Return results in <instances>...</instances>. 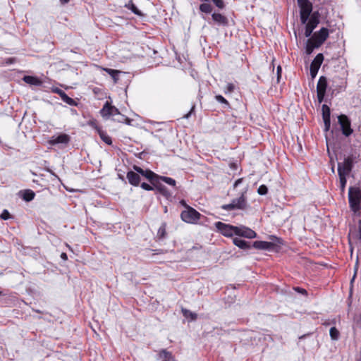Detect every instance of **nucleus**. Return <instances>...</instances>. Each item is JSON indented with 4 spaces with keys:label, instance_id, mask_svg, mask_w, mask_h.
I'll list each match as a JSON object with an SVG mask.
<instances>
[{
    "label": "nucleus",
    "instance_id": "16",
    "mask_svg": "<svg viewBox=\"0 0 361 361\" xmlns=\"http://www.w3.org/2000/svg\"><path fill=\"white\" fill-rule=\"evenodd\" d=\"M126 178L129 183L133 186H138L140 183V176L135 171H128L126 174Z\"/></svg>",
    "mask_w": 361,
    "mask_h": 361
},
{
    "label": "nucleus",
    "instance_id": "44",
    "mask_svg": "<svg viewBox=\"0 0 361 361\" xmlns=\"http://www.w3.org/2000/svg\"><path fill=\"white\" fill-rule=\"evenodd\" d=\"M140 187L142 189L147 190V191H152L154 190V187L151 186L150 185H149L148 183H145V182H143L140 184Z\"/></svg>",
    "mask_w": 361,
    "mask_h": 361
},
{
    "label": "nucleus",
    "instance_id": "24",
    "mask_svg": "<svg viewBox=\"0 0 361 361\" xmlns=\"http://www.w3.org/2000/svg\"><path fill=\"white\" fill-rule=\"evenodd\" d=\"M22 193L23 199L26 202H30L32 200L35 196V192L31 190H25L23 191H20Z\"/></svg>",
    "mask_w": 361,
    "mask_h": 361
},
{
    "label": "nucleus",
    "instance_id": "37",
    "mask_svg": "<svg viewBox=\"0 0 361 361\" xmlns=\"http://www.w3.org/2000/svg\"><path fill=\"white\" fill-rule=\"evenodd\" d=\"M215 99L218 102L224 104V107L230 108L228 102L223 96L220 94L216 95Z\"/></svg>",
    "mask_w": 361,
    "mask_h": 361
},
{
    "label": "nucleus",
    "instance_id": "54",
    "mask_svg": "<svg viewBox=\"0 0 361 361\" xmlns=\"http://www.w3.org/2000/svg\"><path fill=\"white\" fill-rule=\"evenodd\" d=\"M61 4H67L70 0H59Z\"/></svg>",
    "mask_w": 361,
    "mask_h": 361
},
{
    "label": "nucleus",
    "instance_id": "6",
    "mask_svg": "<svg viewBox=\"0 0 361 361\" xmlns=\"http://www.w3.org/2000/svg\"><path fill=\"white\" fill-rule=\"evenodd\" d=\"M319 14L318 12H314L305 26V36L309 37L311 36L314 29L319 23Z\"/></svg>",
    "mask_w": 361,
    "mask_h": 361
},
{
    "label": "nucleus",
    "instance_id": "49",
    "mask_svg": "<svg viewBox=\"0 0 361 361\" xmlns=\"http://www.w3.org/2000/svg\"><path fill=\"white\" fill-rule=\"evenodd\" d=\"M295 290L302 294H307L306 290L301 288L300 287L295 288Z\"/></svg>",
    "mask_w": 361,
    "mask_h": 361
},
{
    "label": "nucleus",
    "instance_id": "25",
    "mask_svg": "<svg viewBox=\"0 0 361 361\" xmlns=\"http://www.w3.org/2000/svg\"><path fill=\"white\" fill-rule=\"evenodd\" d=\"M319 46H317V44L314 43L311 39H309L307 42L305 51L306 54L310 55L312 53L314 49L318 48Z\"/></svg>",
    "mask_w": 361,
    "mask_h": 361
},
{
    "label": "nucleus",
    "instance_id": "22",
    "mask_svg": "<svg viewBox=\"0 0 361 361\" xmlns=\"http://www.w3.org/2000/svg\"><path fill=\"white\" fill-rule=\"evenodd\" d=\"M233 243L235 245L243 250H247L252 247L250 243L239 238H234L233 239Z\"/></svg>",
    "mask_w": 361,
    "mask_h": 361
},
{
    "label": "nucleus",
    "instance_id": "48",
    "mask_svg": "<svg viewBox=\"0 0 361 361\" xmlns=\"http://www.w3.org/2000/svg\"><path fill=\"white\" fill-rule=\"evenodd\" d=\"M281 75V67L279 66L277 67V82H279Z\"/></svg>",
    "mask_w": 361,
    "mask_h": 361
},
{
    "label": "nucleus",
    "instance_id": "51",
    "mask_svg": "<svg viewBox=\"0 0 361 361\" xmlns=\"http://www.w3.org/2000/svg\"><path fill=\"white\" fill-rule=\"evenodd\" d=\"M358 238L360 240H361V220H360L358 224Z\"/></svg>",
    "mask_w": 361,
    "mask_h": 361
},
{
    "label": "nucleus",
    "instance_id": "7",
    "mask_svg": "<svg viewBox=\"0 0 361 361\" xmlns=\"http://www.w3.org/2000/svg\"><path fill=\"white\" fill-rule=\"evenodd\" d=\"M327 86L328 84L326 78L324 76H321L317 85V99L319 103H322L324 101Z\"/></svg>",
    "mask_w": 361,
    "mask_h": 361
},
{
    "label": "nucleus",
    "instance_id": "11",
    "mask_svg": "<svg viewBox=\"0 0 361 361\" xmlns=\"http://www.w3.org/2000/svg\"><path fill=\"white\" fill-rule=\"evenodd\" d=\"M100 114L104 118L121 116L118 109L115 106L110 105L108 102L104 105L103 108L100 111Z\"/></svg>",
    "mask_w": 361,
    "mask_h": 361
},
{
    "label": "nucleus",
    "instance_id": "47",
    "mask_svg": "<svg viewBox=\"0 0 361 361\" xmlns=\"http://www.w3.org/2000/svg\"><path fill=\"white\" fill-rule=\"evenodd\" d=\"M324 123V130L328 131L331 126V118L323 119Z\"/></svg>",
    "mask_w": 361,
    "mask_h": 361
},
{
    "label": "nucleus",
    "instance_id": "41",
    "mask_svg": "<svg viewBox=\"0 0 361 361\" xmlns=\"http://www.w3.org/2000/svg\"><path fill=\"white\" fill-rule=\"evenodd\" d=\"M235 90V85L233 83H228L224 89V93L228 94L231 93Z\"/></svg>",
    "mask_w": 361,
    "mask_h": 361
},
{
    "label": "nucleus",
    "instance_id": "55",
    "mask_svg": "<svg viewBox=\"0 0 361 361\" xmlns=\"http://www.w3.org/2000/svg\"><path fill=\"white\" fill-rule=\"evenodd\" d=\"M355 276V275H354V276H353L352 281H353V280H354Z\"/></svg>",
    "mask_w": 361,
    "mask_h": 361
},
{
    "label": "nucleus",
    "instance_id": "23",
    "mask_svg": "<svg viewBox=\"0 0 361 361\" xmlns=\"http://www.w3.org/2000/svg\"><path fill=\"white\" fill-rule=\"evenodd\" d=\"M159 359L161 360V361H176L171 353L164 349L159 352Z\"/></svg>",
    "mask_w": 361,
    "mask_h": 361
},
{
    "label": "nucleus",
    "instance_id": "17",
    "mask_svg": "<svg viewBox=\"0 0 361 361\" xmlns=\"http://www.w3.org/2000/svg\"><path fill=\"white\" fill-rule=\"evenodd\" d=\"M53 92L58 94L60 96V97L61 98V99L63 100V102H66V104H68L71 106L76 105V102H75V100L73 99L72 98L69 97L65 93V92L63 91L62 90H61L58 87H56L55 89L53 90Z\"/></svg>",
    "mask_w": 361,
    "mask_h": 361
},
{
    "label": "nucleus",
    "instance_id": "43",
    "mask_svg": "<svg viewBox=\"0 0 361 361\" xmlns=\"http://www.w3.org/2000/svg\"><path fill=\"white\" fill-rule=\"evenodd\" d=\"M89 126L93 128L99 133V130H102L101 128L98 126L96 120L90 121L88 123Z\"/></svg>",
    "mask_w": 361,
    "mask_h": 361
},
{
    "label": "nucleus",
    "instance_id": "21",
    "mask_svg": "<svg viewBox=\"0 0 361 361\" xmlns=\"http://www.w3.org/2000/svg\"><path fill=\"white\" fill-rule=\"evenodd\" d=\"M300 11L312 12V4L309 0H297Z\"/></svg>",
    "mask_w": 361,
    "mask_h": 361
},
{
    "label": "nucleus",
    "instance_id": "3",
    "mask_svg": "<svg viewBox=\"0 0 361 361\" xmlns=\"http://www.w3.org/2000/svg\"><path fill=\"white\" fill-rule=\"evenodd\" d=\"M270 238L272 240L271 242L255 241L252 243V247L257 250L278 251L283 243L282 240L274 235L270 236Z\"/></svg>",
    "mask_w": 361,
    "mask_h": 361
},
{
    "label": "nucleus",
    "instance_id": "4",
    "mask_svg": "<svg viewBox=\"0 0 361 361\" xmlns=\"http://www.w3.org/2000/svg\"><path fill=\"white\" fill-rule=\"evenodd\" d=\"M181 219L188 224H195L200 218V214L195 209L187 206V209L180 214Z\"/></svg>",
    "mask_w": 361,
    "mask_h": 361
},
{
    "label": "nucleus",
    "instance_id": "45",
    "mask_svg": "<svg viewBox=\"0 0 361 361\" xmlns=\"http://www.w3.org/2000/svg\"><path fill=\"white\" fill-rule=\"evenodd\" d=\"M0 217H1L2 219H4V220H7V219H10V218H11V215H10V213L8 212V210L4 209V210L2 212V213H1V216H0Z\"/></svg>",
    "mask_w": 361,
    "mask_h": 361
},
{
    "label": "nucleus",
    "instance_id": "35",
    "mask_svg": "<svg viewBox=\"0 0 361 361\" xmlns=\"http://www.w3.org/2000/svg\"><path fill=\"white\" fill-rule=\"evenodd\" d=\"M312 12L300 11V20L302 24H307V20Z\"/></svg>",
    "mask_w": 361,
    "mask_h": 361
},
{
    "label": "nucleus",
    "instance_id": "42",
    "mask_svg": "<svg viewBox=\"0 0 361 361\" xmlns=\"http://www.w3.org/2000/svg\"><path fill=\"white\" fill-rule=\"evenodd\" d=\"M118 118H114V121H117L118 122H126L128 124L130 123V119L128 118L125 117L123 115L118 116Z\"/></svg>",
    "mask_w": 361,
    "mask_h": 361
},
{
    "label": "nucleus",
    "instance_id": "14",
    "mask_svg": "<svg viewBox=\"0 0 361 361\" xmlns=\"http://www.w3.org/2000/svg\"><path fill=\"white\" fill-rule=\"evenodd\" d=\"M71 141V137L66 133H61L58 135L52 136L49 141V143L51 145H56L59 144H63L67 145Z\"/></svg>",
    "mask_w": 361,
    "mask_h": 361
},
{
    "label": "nucleus",
    "instance_id": "50",
    "mask_svg": "<svg viewBox=\"0 0 361 361\" xmlns=\"http://www.w3.org/2000/svg\"><path fill=\"white\" fill-rule=\"evenodd\" d=\"M243 182V178H238L235 180V182L233 184V188H235L237 186H238L241 183Z\"/></svg>",
    "mask_w": 361,
    "mask_h": 361
},
{
    "label": "nucleus",
    "instance_id": "27",
    "mask_svg": "<svg viewBox=\"0 0 361 361\" xmlns=\"http://www.w3.org/2000/svg\"><path fill=\"white\" fill-rule=\"evenodd\" d=\"M200 11L204 13H211L212 11V6L210 2H204L200 5Z\"/></svg>",
    "mask_w": 361,
    "mask_h": 361
},
{
    "label": "nucleus",
    "instance_id": "46",
    "mask_svg": "<svg viewBox=\"0 0 361 361\" xmlns=\"http://www.w3.org/2000/svg\"><path fill=\"white\" fill-rule=\"evenodd\" d=\"M221 208L224 210H227V211H230V210H233V209H235V207H234V204L231 202L230 204H224L221 206Z\"/></svg>",
    "mask_w": 361,
    "mask_h": 361
},
{
    "label": "nucleus",
    "instance_id": "19",
    "mask_svg": "<svg viewBox=\"0 0 361 361\" xmlns=\"http://www.w3.org/2000/svg\"><path fill=\"white\" fill-rule=\"evenodd\" d=\"M152 185L159 191L160 194H161L166 198H169L171 196V193L169 192L168 188L164 185L157 181V178H156L155 182L153 183Z\"/></svg>",
    "mask_w": 361,
    "mask_h": 361
},
{
    "label": "nucleus",
    "instance_id": "12",
    "mask_svg": "<svg viewBox=\"0 0 361 361\" xmlns=\"http://www.w3.org/2000/svg\"><path fill=\"white\" fill-rule=\"evenodd\" d=\"M235 235L249 239L255 238L257 236V233L254 231L245 226H235Z\"/></svg>",
    "mask_w": 361,
    "mask_h": 361
},
{
    "label": "nucleus",
    "instance_id": "39",
    "mask_svg": "<svg viewBox=\"0 0 361 361\" xmlns=\"http://www.w3.org/2000/svg\"><path fill=\"white\" fill-rule=\"evenodd\" d=\"M158 235L159 238H163L165 237V235H166V225L165 224H163L159 228L158 230V233H157Z\"/></svg>",
    "mask_w": 361,
    "mask_h": 361
},
{
    "label": "nucleus",
    "instance_id": "13",
    "mask_svg": "<svg viewBox=\"0 0 361 361\" xmlns=\"http://www.w3.org/2000/svg\"><path fill=\"white\" fill-rule=\"evenodd\" d=\"M324 61V56L322 54H318L310 65V75L312 78H314L318 73V71Z\"/></svg>",
    "mask_w": 361,
    "mask_h": 361
},
{
    "label": "nucleus",
    "instance_id": "10",
    "mask_svg": "<svg viewBox=\"0 0 361 361\" xmlns=\"http://www.w3.org/2000/svg\"><path fill=\"white\" fill-rule=\"evenodd\" d=\"M217 229L221 231V233L227 237H231L235 233V226L226 224L221 221H218L215 224Z\"/></svg>",
    "mask_w": 361,
    "mask_h": 361
},
{
    "label": "nucleus",
    "instance_id": "31",
    "mask_svg": "<svg viewBox=\"0 0 361 361\" xmlns=\"http://www.w3.org/2000/svg\"><path fill=\"white\" fill-rule=\"evenodd\" d=\"M128 8L135 15L139 16H143V13L137 8V7L132 1H130L128 4Z\"/></svg>",
    "mask_w": 361,
    "mask_h": 361
},
{
    "label": "nucleus",
    "instance_id": "1",
    "mask_svg": "<svg viewBox=\"0 0 361 361\" xmlns=\"http://www.w3.org/2000/svg\"><path fill=\"white\" fill-rule=\"evenodd\" d=\"M354 158L348 156L344 159L343 163H338V174L340 180V187L342 192H344L347 183L346 177L350 173L353 168Z\"/></svg>",
    "mask_w": 361,
    "mask_h": 361
},
{
    "label": "nucleus",
    "instance_id": "18",
    "mask_svg": "<svg viewBox=\"0 0 361 361\" xmlns=\"http://www.w3.org/2000/svg\"><path fill=\"white\" fill-rule=\"evenodd\" d=\"M212 20L216 24L221 26H226L228 24V18L219 13H214L212 15Z\"/></svg>",
    "mask_w": 361,
    "mask_h": 361
},
{
    "label": "nucleus",
    "instance_id": "34",
    "mask_svg": "<svg viewBox=\"0 0 361 361\" xmlns=\"http://www.w3.org/2000/svg\"><path fill=\"white\" fill-rule=\"evenodd\" d=\"M203 2H212L216 7L223 9L225 7L224 2L222 0H201Z\"/></svg>",
    "mask_w": 361,
    "mask_h": 361
},
{
    "label": "nucleus",
    "instance_id": "52",
    "mask_svg": "<svg viewBox=\"0 0 361 361\" xmlns=\"http://www.w3.org/2000/svg\"><path fill=\"white\" fill-rule=\"evenodd\" d=\"M61 257L63 260H67V259H68V256H67L66 253H65V252H62L61 254Z\"/></svg>",
    "mask_w": 361,
    "mask_h": 361
},
{
    "label": "nucleus",
    "instance_id": "2",
    "mask_svg": "<svg viewBox=\"0 0 361 361\" xmlns=\"http://www.w3.org/2000/svg\"><path fill=\"white\" fill-rule=\"evenodd\" d=\"M348 202L350 210L355 216L361 214V190L359 188L350 187L348 190Z\"/></svg>",
    "mask_w": 361,
    "mask_h": 361
},
{
    "label": "nucleus",
    "instance_id": "56",
    "mask_svg": "<svg viewBox=\"0 0 361 361\" xmlns=\"http://www.w3.org/2000/svg\"><path fill=\"white\" fill-rule=\"evenodd\" d=\"M1 295V292L0 291V295Z\"/></svg>",
    "mask_w": 361,
    "mask_h": 361
},
{
    "label": "nucleus",
    "instance_id": "30",
    "mask_svg": "<svg viewBox=\"0 0 361 361\" xmlns=\"http://www.w3.org/2000/svg\"><path fill=\"white\" fill-rule=\"evenodd\" d=\"M323 119L331 118L330 108L326 104H323L322 107Z\"/></svg>",
    "mask_w": 361,
    "mask_h": 361
},
{
    "label": "nucleus",
    "instance_id": "28",
    "mask_svg": "<svg viewBox=\"0 0 361 361\" xmlns=\"http://www.w3.org/2000/svg\"><path fill=\"white\" fill-rule=\"evenodd\" d=\"M160 180H162L164 183H166L171 186H176V180L170 177L158 175L157 181L159 182Z\"/></svg>",
    "mask_w": 361,
    "mask_h": 361
},
{
    "label": "nucleus",
    "instance_id": "20",
    "mask_svg": "<svg viewBox=\"0 0 361 361\" xmlns=\"http://www.w3.org/2000/svg\"><path fill=\"white\" fill-rule=\"evenodd\" d=\"M23 80L27 84L33 86H40L42 84V81L35 76L25 75L23 78Z\"/></svg>",
    "mask_w": 361,
    "mask_h": 361
},
{
    "label": "nucleus",
    "instance_id": "53",
    "mask_svg": "<svg viewBox=\"0 0 361 361\" xmlns=\"http://www.w3.org/2000/svg\"><path fill=\"white\" fill-rule=\"evenodd\" d=\"M193 109H194V106H192V108L191 111H190L188 114H187L186 115H185V116H184V118H189V116H190L191 111H192Z\"/></svg>",
    "mask_w": 361,
    "mask_h": 361
},
{
    "label": "nucleus",
    "instance_id": "40",
    "mask_svg": "<svg viewBox=\"0 0 361 361\" xmlns=\"http://www.w3.org/2000/svg\"><path fill=\"white\" fill-rule=\"evenodd\" d=\"M257 192L260 195H264L268 192V188L265 185H261L257 189Z\"/></svg>",
    "mask_w": 361,
    "mask_h": 361
},
{
    "label": "nucleus",
    "instance_id": "26",
    "mask_svg": "<svg viewBox=\"0 0 361 361\" xmlns=\"http://www.w3.org/2000/svg\"><path fill=\"white\" fill-rule=\"evenodd\" d=\"M104 71H106L107 73H109L111 78H113L115 83H116L118 80V75L121 73V71L117 70H114L111 68H104Z\"/></svg>",
    "mask_w": 361,
    "mask_h": 361
},
{
    "label": "nucleus",
    "instance_id": "8",
    "mask_svg": "<svg viewBox=\"0 0 361 361\" xmlns=\"http://www.w3.org/2000/svg\"><path fill=\"white\" fill-rule=\"evenodd\" d=\"M133 169L137 174L144 178H145L148 181H149L152 184L155 182L156 178H157L158 175L153 172L152 171L149 169H145L144 170L140 166H138L137 165H134L133 166Z\"/></svg>",
    "mask_w": 361,
    "mask_h": 361
},
{
    "label": "nucleus",
    "instance_id": "32",
    "mask_svg": "<svg viewBox=\"0 0 361 361\" xmlns=\"http://www.w3.org/2000/svg\"><path fill=\"white\" fill-rule=\"evenodd\" d=\"M203 2H212L216 7L223 9L225 7L224 2L222 0H201Z\"/></svg>",
    "mask_w": 361,
    "mask_h": 361
},
{
    "label": "nucleus",
    "instance_id": "9",
    "mask_svg": "<svg viewBox=\"0 0 361 361\" xmlns=\"http://www.w3.org/2000/svg\"><path fill=\"white\" fill-rule=\"evenodd\" d=\"M329 34V30L322 27L319 32H314L310 39L317 44V46L320 47L326 40Z\"/></svg>",
    "mask_w": 361,
    "mask_h": 361
},
{
    "label": "nucleus",
    "instance_id": "33",
    "mask_svg": "<svg viewBox=\"0 0 361 361\" xmlns=\"http://www.w3.org/2000/svg\"><path fill=\"white\" fill-rule=\"evenodd\" d=\"M203 2H212L216 7L223 9L225 7L224 2L222 0H201Z\"/></svg>",
    "mask_w": 361,
    "mask_h": 361
},
{
    "label": "nucleus",
    "instance_id": "29",
    "mask_svg": "<svg viewBox=\"0 0 361 361\" xmlns=\"http://www.w3.org/2000/svg\"><path fill=\"white\" fill-rule=\"evenodd\" d=\"M98 134L100 138L107 145H111V138L102 130H99Z\"/></svg>",
    "mask_w": 361,
    "mask_h": 361
},
{
    "label": "nucleus",
    "instance_id": "5",
    "mask_svg": "<svg viewBox=\"0 0 361 361\" xmlns=\"http://www.w3.org/2000/svg\"><path fill=\"white\" fill-rule=\"evenodd\" d=\"M338 122L340 126L342 134L345 137H348L353 133V130L351 128L350 120L346 115H340L338 117Z\"/></svg>",
    "mask_w": 361,
    "mask_h": 361
},
{
    "label": "nucleus",
    "instance_id": "36",
    "mask_svg": "<svg viewBox=\"0 0 361 361\" xmlns=\"http://www.w3.org/2000/svg\"><path fill=\"white\" fill-rule=\"evenodd\" d=\"M330 336L332 340H338L339 337V331L336 327H331L329 331Z\"/></svg>",
    "mask_w": 361,
    "mask_h": 361
},
{
    "label": "nucleus",
    "instance_id": "15",
    "mask_svg": "<svg viewBox=\"0 0 361 361\" xmlns=\"http://www.w3.org/2000/svg\"><path fill=\"white\" fill-rule=\"evenodd\" d=\"M246 192H247V190H245V191H243L241 193V195L240 196V197L233 199L232 200V203L234 204L235 209H244L246 208L247 200H246V197L245 196V194L246 193Z\"/></svg>",
    "mask_w": 361,
    "mask_h": 361
},
{
    "label": "nucleus",
    "instance_id": "38",
    "mask_svg": "<svg viewBox=\"0 0 361 361\" xmlns=\"http://www.w3.org/2000/svg\"><path fill=\"white\" fill-rule=\"evenodd\" d=\"M182 312L185 317H190L192 320L197 319V314L195 313L191 312L190 310L183 309Z\"/></svg>",
    "mask_w": 361,
    "mask_h": 361
}]
</instances>
